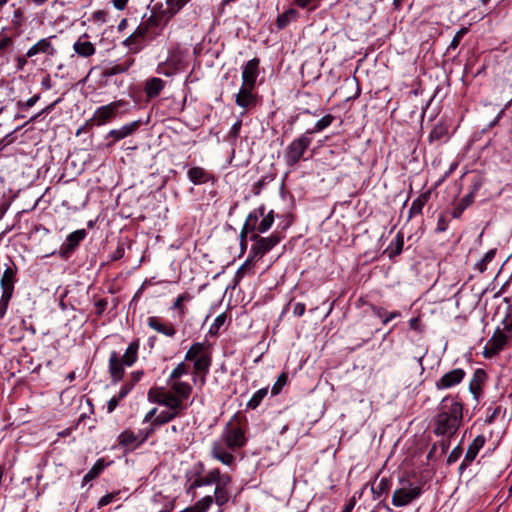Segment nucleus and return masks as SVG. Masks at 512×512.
Listing matches in <instances>:
<instances>
[{"label":"nucleus","mask_w":512,"mask_h":512,"mask_svg":"<svg viewBox=\"0 0 512 512\" xmlns=\"http://www.w3.org/2000/svg\"><path fill=\"white\" fill-rule=\"evenodd\" d=\"M246 444L244 430L232 423H228L223 430L221 438L214 441L211 446V456L223 465L232 466L235 463L233 452Z\"/></svg>","instance_id":"nucleus-1"},{"label":"nucleus","mask_w":512,"mask_h":512,"mask_svg":"<svg viewBox=\"0 0 512 512\" xmlns=\"http://www.w3.org/2000/svg\"><path fill=\"white\" fill-rule=\"evenodd\" d=\"M462 419V403L454 397H444L438 407V414L434 422V433L449 439L459 429Z\"/></svg>","instance_id":"nucleus-2"},{"label":"nucleus","mask_w":512,"mask_h":512,"mask_svg":"<svg viewBox=\"0 0 512 512\" xmlns=\"http://www.w3.org/2000/svg\"><path fill=\"white\" fill-rule=\"evenodd\" d=\"M148 399L156 404L165 406L168 410L161 411L154 419L153 426L160 427L180 416L186 409V399L173 396L165 387H154L148 391Z\"/></svg>","instance_id":"nucleus-3"},{"label":"nucleus","mask_w":512,"mask_h":512,"mask_svg":"<svg viewBox=\"0 0 512 512\" xmlns=\"http://www.w3.org/2000/svg\"><path fill=\"white\" fill-rule=\"evenodd\" d=\"M185 361H192L195 374H202V382L205 381V375L209 372L212 363V356L209 345L204 342L193 343L185 354Z\"/></svg>","instance_id":"nucleus-4"},{"label":"nucleus","mask_w":512,"mask_h":512,"mask_svg":"<svg viewBox=\"0 0 512 512\" xmlns=\"http://www.w3.org/2000/svg\"><path fill=\"white\" fill-rule=\"evenodd\" d=\"M188 374V366L186 363L180 362L170 373L167 379V391L173 396L188 399L192 394V386L186 381H182L181 377Z\"/></svg>","instance_id":"nucleus-5"},{"label":"nucleus","mask_w":512,"mask_h":512,"mask_svg":"<svg viewBox=\"0 0 512 512\" xmlns=\"http://www.w3.org/2000/svg\"><path fill=\"white\" fill-rule=\"evenodd\" d=\"M312 143L311 132H305L294 139L286 148L284 153L285 162L288 166H295Z\"/></svg>","instance_id":"nucleus-6"},{"label":"nucleus","mask_w":512,"mask_h":512,"mask_svg":"<svg viewBox=\"0 0 512 512\" xmlns=\"http://www.w3.org/2000/svg\"><path fill=\"white\" fill-rule=\"evenodd\" d=\"M250 240L254 242L250 250L251 259H256L258 261L278 245L281 238L276 233L271 234L268 237H262L258 233H253L250 235Z\"/></svg>","instance_id":"nucleus-7"},{"label":"nucleus","mask_w":512,"mask_h":512,"mask_svg":"<svg viewBox=\"0 0 512 512\" xmlns=\"http://www.w3.org/2000/svg\"><path fill=\"white\" fill-rule=\"evenodd\" d=\"M402 486L396 489L392 495V504L396 507H403L422 494V487L412 484L409 481H401Z\"/></svg>","instance_id":"nucleus-8"},{"label":"nucleus","mask_w":512,"mask_h":512,"mask_svg":"<svg viewBox=\"0 0 512 512\" xmlns=\"http://www.w3.org/2000/svg\"><path fill=\"white\" fill-rule=\"evenodd\" d=\"M125 104L126 101L120 99L97 108L94 112L93 117L87 121V124L94 123L97 126H102L106 124L116 116L118 110Z\"/></svg>","instance_id":"nucleus-9"},{"label":"nucleus","mask_w":512,"mask_h":512,"mask_svg":"<svg viewBox=\"0 0 512 512\" xmlns=\"http://www.w3.org/2000/svg\"><path fill=\"white\" fill-rule=\"evenodd\" d=\"M509 342L510 340L500 331V327H498L492 337L487 341L484 347L483 356L485 358H492L498 355Z\"/></svg>","instance_id":"nucleus-10"},{"label":"nucleus","mask_w":512,"mask_h":512,"mask_svg":"<svg viewBox=\"0 0 512 512\" xmlns=\"http://www.w3.org/2000/svg\"><path fill=\"white\" fill-rule=\"evenodd\" d=\"M232 483V478L229 474H222L220 480H218L215 484L214 489V498L213 501L219 506L222 507L226 503H228L230 499V485Z\"/></svg>","instance_id":"nucleus-11"},{"label":"nucleus","mask_w":512,"mask_h":512,"mask_svg":"<svg viewBox=\"0 0 512 512\" xmlns=\"http://www.w3.org/2000/svg\"><path fill=\"white\" fill-rule=\"evenodd\" d=\"M255 88H248L245 86L240 87L235 96V103L237 106L248 111L257 105V94L254 92Z\"/></svg>","instance_id":"nucleus-12"},{"label":"nucleus","mask_w":512,"mask_h":512,"mask_svg":"<svg viewBox=\"0 0 512 512\" xmlns=\"http://www.w3.org/2000/svg\"><path fill=\"white\" fill-rule=\"evenodd\" d=\"M259 59L249 60L242 69V86L255 88L258 77Z\"/></svg>","instance_id":"nucleus-13"},{"label":"nucleus","mask_w":512,"mask_h":512,"mask_svg":"<svg viewBox=\"0 0 512 512\" xmlns=\"http://www.w3.org/2000/svg\"><path fill=\"white\" fill-rule=\"evenodd\" d=\"M465 376V372L460 369H453L447 373H445L437 382H436V388L441 389H448L451 388L457 384H459Z\"/></svg>","instance_id":"nucleus-14"},{"label":"nucleus","mask_w":512,"mask_h":512,"mask_svg":"<svg viewBox=\"0 0 512 512\" xmlns=\"http://www.w3.org/2000/svg\"><path fill=\"white\" fill-rule=\"evenodd\" d=\"M55 37L56 36H50L47 38L40 39L36 44H34L32 47L28 49V51L26 52V56L29 58L37 54H46L49 56H54L56 50L52 45V39H54Z\"/></svg>","instance_id":"nucleus-15"},{"label":"nucleus","mask_w":512,"mask_h":512,"mask_svg":"<svg viewBox=\"0 0 512 512\" xmlns=\"http://www.w3.org/2000/svg\"><path fill=\"white\" fill-rule=\"evenodd\" d=\"M17 268L7 266L0 279L2 295L12 296L14 292V284L16 281Z\"/></svg>","instance_id":"nucleus-16"},{"label":"nucleus","mask_w":512,"mask_h":512,"mask_svg":"<svg viewBox=\"0 0 512 512\" xmlns=\"http://www.w3.org/2000/svg\"><path fill=\"white\" fill-rule=\"evenodd\" d=\"M221 475L222 473L220 472V470L218 468H214L210 470L205 476H197L190 484L188 492L193 491L196 488L202 486L216 484V482L220 480Z\"/></svg>","instance_id":"nucleus-17"},{"label":"nucleus","mask_w":512,"mask_h":512,"mask_svg":"<svg viewBox=\"0 0 512 512\" xmlns=\"http://www.w3.org/2000/svg\"><path fill=\"white\" fill-rule=\"evenodd\" d=\"M125 363L117 352H112L109 358V373L113 381H120L124 376Z\"/></svg>","instance_id":"nucleus-18"},{"label":"nucleus","mask_w":512,"mask_h":512,"mask_svg":"<svg viewBox=\"0 0 512 512\" xmlns=\"http://www.w3.org/2000/svg\"><path fill=\"white\" fill-rule=\"evenodd\" d=\"M134 64V59L132 57L125 58L123 61L119 63L112 64L106 67L103 72V77H112L117 74L127 72L130 67Z\"/></svg>","instance_id":"nucleus-19"},{"label":"nucleus","mask_w":512,"mask_h":512,"mask_svg":"<svg viewBox=\"0 0 512 512\" xmlns=\"http://www.w3.org/2000/svg\"><path fill=\"white\" fill-rule=\"evenodd\" d=\"M187 176L194 185L205 184L210 180H213V176L204 168L199 166L191 167L187 172Z\"/></svg>","instance_id":"nucleus-20"},{"label":"nucleus","mask_w":512,"mask_h":512,"mask_svg":"<svg viewBox=\"0 0 512 512\" xmlns=\"http://www.w3.org/2000/svg\"><path fill=\"white\" fill-rule=\"evenodd\" d=\"M118 444L122 447L136 448L142 444L140 434L134 433L130 429L122 431L118 436Z\"/></svg>","instance_id":"nucleus-21"},{"label":"nucleus","mask_w":512,"mask_h":512,"mask_svg":"<svg viewBox=\"0 0 512 512\" xmlns=\"http://www.w3.org/2000/svg\"><path fill=\"white\" fill-rule=\"evenodd\" d=\"M140 127V121H133L129 124L123 125L119 129H113L109 132V136L115 141L121 140L133 134Z\"/></svg>","instance_id":"nucleus-22"},{"label":"nucleus","mask_w":512,"mask_h":512,"mask_svg":"<svg viewBox=\"0 0 512 512\" xmlns=\"http://www.w3.org/2000/svg\"><path fill=\"white\" fill-rule=\"evenodd\" d=\"M147 324L151 329L168 337H173L176 334V330L172 324H164L155 316L149 317Z\"/></svg>","instance_id":"nucleus-23"},{"label":"nucleus","mask_w":512,"mask_h":512,"mask_svg":"<svg viewBox=\"0 0 512 512\" xmlns=\"http://www.w3.org/2000/svg\"><path fill=\"white\" fill-rule=\"evenodd\" d=\"M87 35L84 34L83 37L79 38L73 45L74 51L81 57H90L95 54V46L92 42L88 40H83Z\"/></svg>","instance_id":"nucleus-24"},{"label":"nucleus","mask_w":512,"mask_h":512,"mask_svg":"<svg viewBox=\"0 0 512 512\" xmlns=\"http://www.w3.org/2000/svg\"><path fill=\"white\" fill-rule=\"evenodd\" d=\"M430 195H431L430 191H425V192L421 193L416 199L413 200V202L409 208V211H408L409 218L415 217L422 213V209L429 201Z\"/></svg>","instance_id":"nucleus-25"},{"label":"nucleus","mask_w":512,"mask_h":512,"mask_svg":"<svg viewBox=\"0 0 512 512\" xmlns=\"http://www.w3.org/2000/svg\"><path fill=\"white\" fill-rule=\"evenodd\" d=\"M165 82L161 78L153 77L146 81L144 91L148 98L157 97L164 89Z\"/></svg>","instance_id":"nucleus-26"},{"label":"nucleus","mask_w":512,"mask_h":512,"mask_svg":"<svg viewBox=\"0 0 512 512\" xmlns=\"http://www.w3.org/2000/svg\"><path fill=\"white\" fill-rule=\"evenodd\" d=\"M184 427L181 425H171L164 431L165 443L171 447H178V436L183 432Z\"/></svg>","instance_id":"nucleus-27"},{"label":"nucleus","mask_w":512,"mask_h":512,"mask_svg":"<svg viewBox=\"0 0 512 512\" xmlns=\"http://www.w3.org/2000/svg\"><path fill=\"white\" fill-rule=\"evenodd\" d=\"M484 444H485V437L483 435L476 436L467 449V452L464 457L465 461H467L468 463H471L472 461H474V459L476 458V456L478 455L480 449L484 446Z\"/></svg>","instance_id":"nucleus-28"},{"label":"nucleus","mask_w":512,"mask_h":512,"mask_svg":"<svg viewBox=\"0 0 512 512\" xmlns=\"http://www.w3.org/2000/svg\"><path fill=\"white\" fill-rule=\"evenodd\" d=\"M139 346L140 342L138 339L132 341L127 347L125 353L120 356L126 366L130 367L136 362L138 358Z\"/></svg>","instance_id":"nucleus-29"},{"label":"nucleus","mask_w":512,"mask_h":512,"mask_svg":"<svg viewBox=\"0 0 512 512\" xmlns=\"http://www.w3.org/2000/svg\"><path fill=\"white\" fill-rule=\"evenodd\" d=\"M486 380V373L482 369H477L473 377L470 381V391L474 394V396H478L482 392V386L484 381Z\"/></svg>","instance_id":"nucleus-30"},{"label":"nucleus","mask_w":512,"mask_h":512,"mask_svg":"<svg viewBox=\"0 0 512 512\" xmlns=\"http://www.w3.org/2000/svg\"><path fill=\"white\" fill-rule=\"evenodd\" d=\"M156 25V18L149 17L147 20L138 25V27L133 32V37H136L137 40L145 38L148 35L150 29Z\"/></svg>","instance_id":"nucleus-31"},{"label":"nucleus","mask_w":512,"mask_h":512,"mask_svg":"<svg viewBox=\"0 0 512 512\" xmlns=\"http://www.w3.org/2000/svg\"><path fill=\"white\" fill-rule=\"evenodd\" d=\"M85 236V229H79L70 233L66 239V251H73L78 246V244L85 238Z\"/></svg>","instance_id":"nucleus-32"},{"label":"nucleus","mask_w":512,"mask_h":512,"mask_svg":"<svg viewBox=\"0 0 512 512\" xmlns=\"http://www.w3.org/2000/svg\"><path fill=\"white\" fill-rule=\"evenodd\" d=\"M213 503V497L207 495L198 500L194 505L182 510V512H207Z\"/></svg>","instance_id":"nucleus-33"},{"label":"nucleus","mask_w":512,"mask_h":512,"mask_svg":"<svg viewBox=\"0 0 512 512\" xmlns=\"http://www.w3.org/2000/svg\"><path fill=\"white\" fill-rule=\"evenodd\" d=\"M258 211H259L260 216H263V218L259 222V225L257 227V232L258 233H264V232L268 231L271 228V226H272V224L274 222L273 211L268 212L266 215H264V211H265L264 207H260L258 209Z\"/></svg>","instance_id":"nucleus-34"},{"label":"nucleus","mask_w":512,"mask_h":512,"mask_svg":"<svg viewBox=\"0 0 512 512\" xmlns=\"http://www.w3.org/2000/svg\"><path fill=\"white\" fill-rule=\"evenodd\" d=\"M298 16V12L296 9L290 8L278 15L276 19V24L279 29L285 28L292 20H295Z\"/></svg>","instance_id":"nucleus-35"},{"label":"nucleus","mask_w":512,"mask_h":512,"mask_svg":"<svg viewBox=\"0 0 512 512\" xmlns=\"http://www.w3.org/2000/svg\"><path fill=\"white\" fill-rule=\"evenodd\" d=\"M268 394V387H264L256 391L251 399L247 403V407L250 409H256L262 400L267 396Z\"/></svg>","instance_id":"nucleus-36"},{"label":"nucleus","mask_w":512,"mask_h":512,"mask_svg":"<svg viewBox=\"0 0 512 512\" xmlns=\"http://www.w3.org/2000/svg\"><path fill=\"white\" fill-rule=\"evenodd\" d=\"M105 468V462L104 459H99L94 464V466L86 473V475L83 478L84 482H89L96 478Z\"/></svg>","instance_id":"nucleus-37"},{"label":"nucleus","mask_w":512,"mask_h":512,"mask_svg":"<svg viewBox=\"0 0 512 512\" xmlns=\"http://www.w3.org/2000/svg\"><path fill=\"white\" fill-rule=\"evenodd\" d=\"M333 120L334 116L331 114H327L323 116L320 120H318L311 130H307L306 132H311V135L313 133L321 132L322 130L330 126Z\"/></svg>","instance_id":"nucleus-38"},{"label":"nucleus","mask_w":512,"mask_h":512,"mask_svg":"<svg viewBox=\"0 0 512 512\" xmlns=\"http://www.w3.org/2000/svg\"><path fill=\"white\" fill-rule=\"evenodd\" d=\"M192 299V296L189 293H183L177 297L172 308L178 310V314L180 317H183L186 313V308L183 305L184 302H188Z\"/></svg>","instance_id":"nucleus-39"},{"label":"nucleus","mask_w":512,"mask_h":512,"mask_svg":"<svg viewBox=\"0 0 512 512\" xmlns=\"http://www.w3.org/2000/svg\"><path fill=\"white\" fill-rule=\"evenodd\" d=\"M496 255V249L489 250L484 257L476 263L475 267L480 273H484L487 268L488 264L495 258Z\"/></svg>","instance_id":"nucleus-40"},{"label":"nucleus","mask_w":512,"mask_h":512,"mask_svg":"<svg viewBox=\"0 0 512 512\" xmlns=\"http://www.w3.org/2000/svg\"><path fill=\"white\" fill-rule=\"evenodd\" d=\"M447 134V129L443 125H436L429 134V142L440 141Z\"/></svg>","instance_id":"nucleus-41"},{"label":"nucleus","mask_w":512,"mask_h":512,"mask_svg":"<svg viewBox=\"0 0 512 512\" xmlns=\"http://www.w3.org/2000/svg\"><path fill=\"white\" fill-rule=\"evenodd\" d=\"M287 380H288L287 373L286 372H282L278 376L276 382L274 383V385H273V387L271 389L272 395H278L281 392L282 388L286 385Z\"/></svg>","instance_id":"nucleus-42"},{"label":"nucleus","mask_w":512,"mask_h":512,"mask_svg":"<svg viewBox=\"0 0 512 512\" xmlns=\"http://www.w3.org/2000/svg\"><path fill=\"white\" fill-rule=\"evenodd\" d=\"M226 319H227V317H226L225 313H221L220 315H218L215 318L213 324L211 325L209 333L212 335H216L218 333V331L220 330V328L224 325Z\"/></svg>","instance_id":"nucleus-43"},{"label":"nucleus","mask_w":512,"mask_h":512,"mask_svg":"<svg viewBox=\"0 0 512 512\" xmlns=\"http://www.w3.org/2000/svg\"><path fill=\"white\" fill-rule=\"evenodd\" d=\"M468 31H469L468 27H462L460 30H458L456 32V34L454 35V37L449 45V48L453 49V50L456 49L459 46L462 38L468 33Z\"/></svg>","instance_id":"nucleus-44"},{"label":"nucleus","mask_w":512,"mask_h":512,"mask_svg":"<svg viewBox=\"0 0 512 512\" xmlns=\"http://www.w3.org/2000/svg\"><path fill=\"white\" fill-rule=\"evenodd\" d=\"M258 225V215L256 213H250L245 220L244 226H246V229H250L254 233V231H257Z\"/></svg>","instance_id":"nucleus-45"},{"label":"nucleus","mask_w":512,"mask_h":512,"mask_svg":"<svg viewBox=\"0 0 512 512\" xmlns=\"http://www.w3.org/2000/svg\"><path fill=\"white\" fill-rule=\"evenodd\" d=\"M503 327L500 328V331L507 336V338L512 340V318H505L502 322Z\"/></svg>","instance_id":"nucleus-46"},{"label":"nucleus","mask_w":512,"mask_h":512,"mask_svg":"<svg viewBox=\"0 0 512 512\" xmlns=\"http://www.w3.org/2000/svg\"><path fill=\"white\" fill-rule=\"evenodd\" d=\"M254 261H257L256 259H251V255H249L248 259L240 266V268L237 270L236 276L238 278L243 277L248 270H250L252 263Z\"/></svg>","instance_id":"nucleus-47"},{"label":"nucleus","mask_w":512,"mask_h":512,"mask_svg":"<svg viewBox=\"0 0 512 512\" xmlns=\"http://www.w3.org/2000/svg\"><path fill=\"white\" fill-rule=\"evenodd\" d=\"M106 17H107V12L106 11H104V10H97V11H95L92 14L91 20L94 23L103 24V23L106 22Z\"/></svg>","instance_id":"nucleus-48"},{"label":"nucleus","mask_w":512,"mask_h":512,"mask_svg":"<svg viewBox=\"0 0 512 512\" xmlns=\"http://www.w3.org/2000/svg\"><path fill=\"white\" fill-rule=\"evenodd\" d=\"M167 12L170 15L176 14L183 6L177 0H166Z\"/></svg>","instance_id":"nucleus-49"},{"label":"nucleus","mask_w":512,"mask_h":512,"mask_svg":"<svg viewBox=\"0 0 512 512\" xmlns=\"http://www.w3.org/2000/svg\"><path fill=\"white\" fill-rule=\"evenodd\" d=\"M12 296L1 295L0 298V319L4 317Z\"/></svg>","instance_id":"nucleus-50"},{"label":"nucleus","mask_w":512,"mask_h":512,"mask_svg":"<svg viewBox=\"0 0 512 512\" xmlns=\"http://www.w3.org/2000/svg\"><path fill=\"white\" fill-rule=\"evenodd\" d=\"M40 98V95H34L33 97L29 98L27 101L25 102H22V101H19L17 103V106L20 108V109H27V108H30L32 106H34L36 104V102L39 100Z\"/></svg>","instance_id":"nucleus-51"},{"label":"nucleus","mask_w":512,"mask_h":512,"mask_svg":"<svg viewBox=\"0 0 512 512\" xmlns=\"http://www.w3.org/2000/svg\"><path fill=\"white\" fill-rule=\"evenodd\" d=\"M462 454V449L457 446L455 447L449 454L448 458H447V463L448 464H453L455 463L461 456Z\"/></svg>","instance_id":"nucleus-52"},{"label":"nucleus","mask_w":512,"mask_h":512,"mask_svg":"<svg viewBox=\"0 0 512 512\" xmlns=\"http://www.w3.org/2000/svg\"><path fill=\"white\" fill-rule=\"evenodd\" d=\"M13 44V39L7 35H1L0 37V52H4Z\"/></svg>","instance_id":"nucleus-53"},{"label":"nucleus","mask_w":512,"mask_h":512,"mask_svg":"<svg viewBox=\"0 0 512 512\" xmlns=\"http://www.w3.org/2000/svg\"><path fill=\"white\" fill-rule=\"evenodd\" d=\"M447 228H448L447 219L443 215L439 216L438 221H437L436 232L442 233V232L446 231Z\"/></svg>","instance_id":"nucleus-54"},{"label":"nucleus","mask_w":512,"mask_h":512,"mask_svg":"<svg viewBox=\"0 0 512 512\" xmlns=\"http://www.w3.org/2000/svg\"><path fill=\"white\" fill-rule=\"evenodd\" d=\"M409 327H410V329L417 331V332L423 331V326L421 324V320L419 317H414V318L410 319Z\"/></svg>","instance_id":"nucleus-55"},{"label":"nucleus","mask_w":512,"mask_h":512,"mask_svg":"<svg viewBox=\"0 0 512 512\" xmlns=\"http://www.w3.org/2000/svg\"><path fill=\"white\" fill-rule=\"evenodd\" d=\"M305 310H306V306L304 303L298 302V303L293 304V315L294 316L300 317V316L304 315Z\"/></svg>","instance_id":"nucleus-56"},{"label":"nucleus","mask_w":512,"mask_h":512,"mask_svg":"<svg viewBox=\"0 0 512 512\" xmlns=\"http://www.w3.org/2000/svg\"><path fill=\"white\" fill-rule=\"evenodd\" d=\"M125 250L123 245H118L116 250L111 254L110 259L112 261H117L124 256Z\"/></svg>","instance_id":"nucleus-57"},{"label":"nucleus","mask_w":512,"mask_h":512,"mask_svg":"<svg viewBox=\"0 0 512 512\" xmlns=\"http://www.w3.org/2000/svg\"><path fill=\"white\" fill-rule=\"evenodd\" d=\"M157 428H158V427H154V426H153V422H152V423L150 424V428H149V429H147L146 431H141V432H139V434H140V439L142 440V443H144V442L148 439V437L154 433V431H155Z\"/></svg>","instance_id":"nucleus-58"},{"label":"nucleus","mask_w":512,"mask_h":512,"mask_svg":"<svg viewBox=\"0 0 512 512\" xmlns=\"http://www.w3.org/2000/svg\"><path fill=\"white\" fill-rule=\"evenodd\" d=\"M377 489L378 495H380L381 493H386L389 489L388 480L386 478H382L377 485Z\"/></svg>","instance_id":"nucleus-59"},{"label":"nucleus","mask_w":512,"mask_h":512,"mask_svg":"<svg viewBox=\"0 0 512 512\" xmlns=\"http://www.w3.org/2000/svg\"><path fill=\"white\" fill-rule=\"evenodd\" d=\"M113 498H114V494L104 495L103 497L100 498V500L98 502V506L103 507V506L108 505L109 503L112 502Z\"/></svg>","instance_id":"nucleus-60"},{"label":"nucleus","mask_w":512,"mask_h":512,"mask_svg":"<svg viewBox=\"0 0 512 512\" xmlns=\"http://www.w3.org/2000/svg\"><path fill=\"white\" fill-rule=\"evenodd\" d=\"M266 177L261 178L259 181H257L254 184V194L259 195L261 192V189L266 185Z\"/></svg>","instance_id":"nucleus-61"},{"label":"nucleus","mask_w":512,"mask_h":512,"mask_svg":"<svg viewBox=\"0 0 512 512\" xmlns=\"http://www.w3.org/2000/svg\"><path fill=\"white\" fill-rule=\"evenodd\" d=\"M157 413V408H152L151 410H149L144 418H143V422L147 423V422H150V424L152 423V420L157 416L156 415Z\"/></svg>","instance_id":"nucleus-62"},{"label":"nucleus","mask_w":512,"mask_h":512,"mask_svg":"<svg viewBox=\"0 0 512 512\" xmlns=\"http://www.w3.org/2000/svg\"><path fill=\"white\" fill-rule=\"evenodd\" d=\"M119 401L120 400L116 396L112 397L108 401L107 410H108L109 413L113 412L116 409V407L118 406Z\"/></svg>","instance_id":"nucleus-63"},{"label":"nucleus","mask_w":512,"mask_h":512,"mask_svg":"<svg viewBox=\"0 0 512 512\" xmlns=\"http://www.w3.org/2000/svg\"><path fill=\"white\" fill-rule=\"evenodd\" d=\"M241 126H242V121L241 120L236 121L230 130V135H232L233 137L236 138L240 132Z\"/></svg>","instance_id":"nucleus-64"}]
</instances>
